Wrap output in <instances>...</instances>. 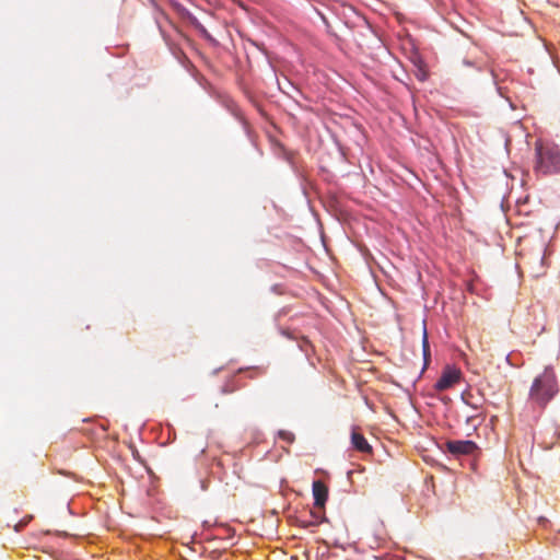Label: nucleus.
I'll return each mask as SVG.
<instances>
[{"instance_id":"obj_1","label":"nucleus","mask_w":560,"mask_h":560,"mask_svg":"<svg viewBox=\"0 0 560 560\" xmlns=\"http://www.w3.org/2000/svg\"><path fill=\"white\" fill-rule=\"evenodd\" d=\"M558 392L559 385L555 372L552 369L546 368L542 373L534 378L529 388L528 400L539 408H545Z\"/></svg>"},{"instance_id":"obj_2","label":"nucleus","mask_w":560,"mask_h":560,"mask_svg":"<svg viewBox=\"0 0 560 560\" xmlns=\"http://www.w3.org/2000/svg\"><path fill=\"white\" fill-rule=\"evenodd\" d=\"M536 162L534 171L537 174L550 175L560 171V150L558 145L537 141L535 144Z\"/></svg>"},{"instance_id":"obj_3","label":"nucleus","mask_w":560,"mask_h":560,"mask_svg":"<svg viewBox=\"0 0 560 560\" xmlns=\"http://www.w3.org/2000/svg\"><path fill=\"white\" fill-rule=\"evenodd\" d=\"M445 448L448 453L459 455H470L478 448L477 444L470 440H454L445 443Z\"/></svg>"},{"instance_id":"obj_4","label":"nucleus","mask_w":560,"mask_h":560,"mask_svg":"<svg viewBox=\"0 0 560 560\" xmlns=\"http://www.w3.org/2000/svg\"><path fill=\"white\" fill-rule=\"evenodd\" d=\"M460 378V371L446 366L441 375V377L438 380V382L434 385V388L439 392L446 390L451 387H453L455 384L459 382Z\"/></svg>"},{"instance_id":"obj_5","label":"nucleus","mask_w":560,"mask_h":560,"mask_svg":"<svg viewBox=\"0 0 560 560\" xmlns=\"http://www.w3.org/2000/svg\"><path fill=\"white\" fill-rule=\"evenodd\" d=\"M314 508L323 511L328 499V488L322 480H315L312 485Z\"/></svg>"},{"instance_id":"obj_6","label":"nucleus","mask_w":560,"mask_h":560,"mask_svg":"<svg viewBox=\"0 0 560 560\" xmlns=\"http://www.w3.org/2000/svg\"><path fill=\"white\" fill-rule=\"evenodd\" d=\"M351 443H352V446L361 453H371L372 452V447L369 444V442L366 441V439L363 436V434H361L357 430H353L351 433Z\"/></svg>"},{"instance_id":"obj_7","label":"nucleus","mask_w":560,"mask_h":560,"mask_svg":"<svg viewBox=\"0 0 560 560\" xmlns=\"http://www.w3.org/2000/svg\"><path fill=\"white\" fill-rule=\"evenodd\" d=\"M422 350H423L424 363L427 365L429 362V359H430V347H429L428 334H427L425 329L423 331V337H422Z\"/></svg>"},{"instance_id":"obj_8","label":"nucleus","mask_w":560,"mask_h":560,"mask_svg":"<svg viewBox=\"0 0 560 560\" xmlns=\"http://www.w3.org/2000/svg\"><path fill=\"white\" fill-rule=\"evenodd\" d=\"M278 435L281 440H283L284 442H287L289 444L293 443L295 440L294 434L287 430H280Z\"/></svg>"},{"instance_id":"obj_9","label":"nucleus","mask_w":560,"mask_h":560,"mask_svg":"<svg viewBox=\"0 0 560 560\" xmlns=\"http://www.w3.org/2000/svg\"><path fill=\"white\" fill-rule=\"evenodd\" d=\"M314 515H315L317 518H319L320 521H323V517H322L320 515H317V514H315V513H314Z\"/></svg>"}]
</instances>
